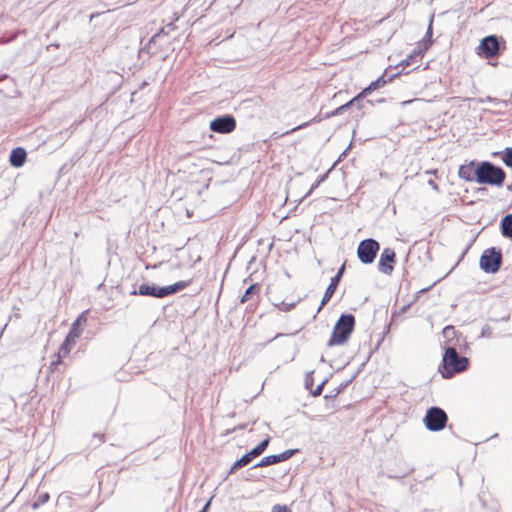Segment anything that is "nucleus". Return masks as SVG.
<instances>
[{
    "label": "nucleus",
    "mask_w": 512,
    "mask_h": 512,
    "mask_svg": "<svg viewBox=\"0 0 512 512\" xmlns=\"http://www.w3.org/2000/svg\"><path fill=\"white\" fill-rule=\"evenodd\" d=\"M49 498L50 496L47 492L39 494L38 499L34 503L33 507L37 508L38 506L45 504L49 500Z\"/></svg>",
    "instance_id": "nucleus-23"
},
{
    "label": "nucleus",
    "mask_w": 512,
    "mask_h": 512,
    "mask_svg": "<svg viewBox=\"0 0 512 512\" xmlns=\"http://www.w3.org/2000/svg\"><path fill=\"white\" fill-rule=\"evenodd\" d=\"M491 335L492 329L488 325L483 326L481 330V337H491Z\"/></svg>",
    "instance_id": "nucleus-28"
},
{
    "label": "nucleus",
    "mask_w": 512,
    "mask_h": 512,
    "mask_svg": "<svg viewBox=\"0 0 512 512\" xmlns=\"http://www.w3.org/2000/svg\"><path fill=\"white\" fill-rule=\"evenodd\" d=\"M236 127V120L231 115L217 117L210 123L213 132L226 134L232 132Z\"/></svg>",
    "instance_id": "nucleus-9"
},
{
    "label": "nucleus",
    "mask_w": 512,
    "mask_h": 512,
    "mask_svg": "<svg viewBox=\"0 0 512 512\" xmlns=\"http://www.w3.org/2000/svg\"><path fill=\"white\" fill-rule=\"evenodd\" d=\"M472 170L473 168L471 165H462L458 172L459 177L467 181H472Z\"/></svg>",
    "instance_id": "nucleus-19"
},
{
    "label": "nucleus",
    "mask_w": 512,
    "mask_h": 512,
    "mask_svg": "<svg viewBox=\"0 0 512 512\" xmlns=\"http://www.w3.org/2000/svg\"><path fill=\"white\" fill-rule=\"evenodd\" d=\"M413 101H414V100L404 101L402 104H403V105H407V104H409V103H411V102H413Z\"/></svg>",
    "instance_id": "nucleus-38"
},
{
    "label": "nucleus",
    "mask_w": 512,
    "mask_h": 512,
    "mask_svg": "<svg viewBox=\"0 0 512 512\" xmlns=\"http://www.w3.org/2000/svg\"><path fill=\"white\" fill-rule=\"evenodd\" d=\"M248 454L252 457V458H255L259 455L262 454V452H260V450L256 447H254L250 452H248Z\"/></svg>",
    "instance_id": "nucleus-32"
},
{
    "label": "nucleus",
    "mask_w": 512,
    "mask_h": 512,
    "mask_svg": "<svg viewBox=\"0 0 512 512\" xmlns=\"http://www.w3.org/2000/svg\"><path fill=\"white\" fill-rule=\"evenodd\" d=\"M74 345H75V343L67 342V339H65L56 354L59 355V358H64L70 353V351Z\"/></svg>",
    "instance_id": "nucleus-21"
},
{
    "label": "nucleus",
    "mask_w": 512,
    "mask_h": 512,
    "mask_svg": "<svg viewBox=\"0 0 512 512\" xmlns=\"http://www.w3.org/2000/svg\"><path fill=\"white\" fill-rule=\"evenodd\" d=\"M269 441L270 439L269 438H266L264 439L263 441H261L258 445H257V448L260 450V452H264L269 444Z\"/></svg>",
    "instance_id": "nucleus-29"
},
{
    "label": "nucleus",
    "mask_w": 512,
    "mask_h": 512,
    "mask_svg": "<svg viewBox=\"0 0 512 512\" xmlns=\"http://www.w3.org/2000/svg\"><path fill=\"white\" fill-rule=\"evenodd\" d=\"M468 363L466 357L459 356L455 348L449 347L443 356V365L448 374L444 376L450 377L454 373L465 371L468 367Z\"/></svg>",
    "instance_id": "nucleus-4"
},
{
    "label": "nucleus",
    "mask_w": 512,
    "mask_h": 512,
    "mask_svg": "<svg viewBox=\"0 0 512 512\" xmlns=\"http://www.w3.org/2000/svg\"><path fill=\"white\" fill-rule=\"evenodd\" d=\"M501 233L504 237L512 238V214L506 215L501 220Z\"/></svg>",
    "instance_id": "nucleus-16"
},
{
    "label": "nucleus",
    "mask_w": 512,
    "mask_h": 512,
    "mask_svg": "<svg viewBox=\"0 0 512 512\" xmlns=\"http://www.w3.org/2000/svg\"><path fill=\"white\" fill-rule=\"evenodd\" d=\"M455 334V329L453 326H446L444 329H443V336L445 338H450L452 337L453 335Z\"/></svg>",
    "instance_id": "nucleus-26"
},
{
    "label": "nucleus",
    "mask_w": 512,
    "mask_h": 512,
    "mask_svg": "<svg viewBox=\"0 0 512 512\" xmlns=\"http://www.w3.org/2000/svg\"><path fill=\"white\" fill-rule=\"evenodd\" d=\"M501 261V253L495 248H489L480 257V268L486 273H495L499 270Z\"/></svg>",
    "instance_id": "nucleus-7"
},
{
    "label": "nucleus",
    "mask_w": 512,
    "mask_h": 512,
    "mask_svg": "<svg viewBox=\"0 0 512 512\" xmlns=\"http://www.w3.org/2000/svg\"><path fill=\"white\" fill-rule=\"evenodd\" d=\"M396 254L391 248H385L378 261V269L381 273L390 275L393 270V263L395 262Z\"/></svg>",
    "instance_id": "nucleus-10"
},
{
    "label": "nucleus",
    "mask_w": 512,
    "mask_h": 512,
    "mask_svg": "<svg viewBox=\"0 0 512 512\" xmlns=\"http://www.w3.org/2000/svg\"><path fill=\"white\" fill-rule=\"evenodd\" d=\"M252 457L246 453L245 455H243L240 459H238L234 465L231 467L230 471H229V474H232L235 472L236 469L238 468H241V467H244L246 465H248L251 461H252Z\"/></svg>",
    "instance_id": "nucleus-17"
},
{
    "label": "nucleus",
    "mask_w": 512,
    "mask_h": 512,
    "mask_svg": "<svg viewBox=\"0 0 512 512\" xmlns=\"http://www.w3.org/2000/svg\"><path fill=\"white\" fill-rule=\"evenodd\" d=\"M387 83V81L384 79V76H381L379 77L378 79H376L375 81L371 82L370 85L368 87H366L358 96L357 98L360 99L364 96H367L368 94H370L372 91L380 88V87H383L385 84Z\"/></svg>",
    "instance_id": "nucleus-15"
},
{
    "label": "nucleus",
    "mask_w": 512,
    "mask_h": 512,
    "mask_svg": "<svg viewBox=\"0 0 512 512\" xmlns=\"http://www.w3.org/2000/svg\"><path fill=\"white\" fill-rule=\"evenodd\" d=\"M324 383H321L316 387V389L312 392L313 396H319L322 393Z\"/></svg>",
    "instance_id": "nucleus-33"
},
{
    "label": "nucleus",
    "mask_w": 512,
    "mask_h": 512,
    "mask_svg": "<svg viewBox=\"0 0 512 512\" xmlns=\"http://www.w3.org/2000/svg\"><path fill=\"white\" fill-rule=\"evenodd\" d=\"M328 173L329 172H326L325 174L321 175L318 177V179L312 184L311 188L309 189V191L305 194L304 197H308L309 195H311V193L323 182L326 180L327 176H328Z\"/></svg>",
    "instance_id": "nucleus-22"
},
{
    "label": "nucleus",
    "mask_w": 512,
    "mask_h": 512,
    "mask_svg": "<svg viewBox=\"0 0 512 512\" xmlns=\"http://www.w3.org/2000/svg\"><path fill=\"white\" fill-rule=\"evenodd\" d=\"M503 162L509 166L512 167V148H507L505 151V155L503 157Z\"/></svg>",
    "instance_id": "nucleus-25"
},
{
    "label": "nucleus",
    "mask_w": 512,
    "mask_h": 512,
    "mask_svg": "<svg viewBox=\"0 0 512 512\" xmlns=\"http://www.w3.org/2000/svg\"><path fill=\"white\" fill-rule=\"evenodd\" d=\"M294 453H295V450H286L277 455L265 456L253 468L266 467V466L280 463L282 461H286V460L290 459L294 455Z\"/></svg>",
    "instance_id": "nucleus-11"
},
{
    "label": "nucleus",
    "mask_w": 512,
    "mask_h": 512,
    "mask_svg": "<svg viewBox=\"0 0 512 512\" xmlns=\"http://www.w3.org/2000/svg\"><path fill=\"white\" fill-rule=\"evenodd\" d=\"M190 281H178L172 285L159 287L155 284H141L138 290H133L131 295L152 296L155 298H164L185 289Z\"/></svg>",
    "instance_id": "nucleus-1"
},
{
    "label": "nucleus",
    "mask_w": 512,
    "mask_h": 512,
    "mask_svg": "<svg viewBox=\"0 0 512 512\" xmlns=\"http://www.w3.org/2000/svg\"><path fill=\"white\" fill-rule=\"evenodd\" d=\"M448 421L446 412L439 407H431L427 410L423 422L429 431L438 432L445 428Z\"/></svg>",
    "instance_id": "nucleus-5"
},
{
    "label": "nucleus",
    "mask_w": 512,
    "mask_h": 512,
    "mask_svg": "<svg viewBox=\"0 0 512 512\" xmlns=\"http://www.w3.org/2000/svg\"><path fill=\"white\" fill-rule=\"evenodd\" d=\"M259 291H260V287H259V285H257V284H252V285H250V286L246 289L245 294H244V295H243V297L241 298L240 302H241V303H244V302L248 301V300L252 297V295L258 294V293H259Z\"/></svg>",
    "instance_id": "nucleus-20"
},
{
    "label": "nucleus",
    "mask_w": 512,
    "mask_h": 512,
    "mask_svg": "<svg viewBox=\"0 0 512 512\" xmlns=\"http://www.w3.org/2000/svg\"><path fill=\"white\" fill-rule=\"evenodd\" d=\"M56 356V359L53 360L50 364V370L51 371H54L56 369V367L61 363V360L62 358H59V355H55Z\"/></svg>",
    "instance_id": "nucleus-31"
},
{
    "label": "nucleus",
    "mask_w": 512,
    "mask_h": 512,
    "mask_svg": "<svg viewBox=\"0 0 512 512\" xmlns=\"http://www.w3.org/2000/svg\"><path fill=\"white\" fill-rule=\"evenodd\" d=\"M56 356V359L53 360L50 364V370L51 371H54L56 369V367L61 363V360L62 358H59V355H55Z\"/></svg>",
    "instance_id": "nucleus-30"
},
{
    "label": "nucleus",
    "mask_w": 512,
    "mask_h": 512,
    "mask_svg": "<svg viewBox=\"0 0 512 512\" xmlns=\"http://www.w3.org/2000/svg\"><path fill=\"white\" fill-rule=\"evenodd\" d=\"M499 41L495 35L483 38L477 47V54L485 58H493L498 54Z\"/></svg>",
    "instance_id": "nucleus-8"
},
{
    "label": "nucleus",
    "mask_w": 512,
    "mask_h": 512,
    "mask_svg": "<svg viewBox=\"0 0 512 512\" xmlns=\"http://www.w3.org/2000/svg\"><path fill=\"white\" fill-rule=\"evenodd\" d=\"M306 125H307L306 123H304V124H302V125H299L298 127H296V128H294V129H292V131H295V130L301 129V128L305 127Z\"/></svg>",
    "instance_id": "nucleus-37"
},
{
    "label": "nucleus",
    "mask_w": 512,
    "mask_h": 512,
    "mask_svg": "<svg viewBox=\"0 0 512 512\" xmlns=\"http://www.w3.org/2000/svg\"><path fill=\"white\" fill-rule=\"evenodd\" d=\"M428 185H429V186H430L434 191L439 192V186H438V184H437L435 181H433V180H429V181H428Z\"/></svg>",
    "instance_id": "nucleus-34"
},
{
    "label": "nucleus",
    "mask_w": 512,
    "mask_h": 512,
    "mask_svg": "<svg viewBox=\"0 0 512 512\" xmlns=\"http://www.w3.org/2000/svg\"><path fill=\"white\" fill-rule=\"evenodd\" d=\"M423 57V50L421 48L415 49L405 60L407 66L414 62L421 60Z\"/></svg>",
    "instance_id": "nucleus-18"
},
{
    "label": "nucleus",
    "mask_w": 512,
    "mask_h": 512,
    "mask_svg": "<svg viewBox=\"0 0 512 512\" xmlns=\"http://www.w3.org/2000/svg\"><path fill=\"white\" fill-rule=\"evenodd\" d=\"M359 99L357 98V96L355 98H353L351 101H349L348 103L338 107L333 113L332 115H339L342 113V111H344L346 108H348L349 106L353 105L356 101H358Z\"/></svg>",
    "instance_id": "nucleus-24"
},
{
    "label": "nucleus",
    "mask_w": 512,
    "mask_h": 512,
    "mask_svg": "<svg viewBox=\"0 0 512 512\" xmlns=\"http://www.w3.org/2000/svg\"><path fill=\"white\" fill-rule=\"evenodd\" d=\"M26 156H27V153L24 148H22V147L14 148L11 151L10 158H9L11 166H13L15 168L22 167L26 161Z\"/></svg>",
    "instance_id": "nucleus-14"
},
{
    "label": "nucleus",
    "mask_w": 512,
    "mask_h": 512,
    "mask_svg": "<svg viewBox=\"0 0 512 512\" xmlns=\"http://www.w3.org/2000/svg\"><path fill=\"white\" fill-rule=\"evenodd\" d=\"M87 311L82 312L78 318L73 322L71 325L70 331L65 339H67V342H73L76 344L77 339L82 334L81 325H84L87 321Z\"/></svg>",
    "instance_id": "nucleus-12"
},
{
    "label": "nucleus",
    "mask_w": 512,
    "mask_h": 512,
    "mask_svg": "<svg viewBox=\"0 0 512 512\" xmlns=\"http://www.w3.org/2000/svg\"><path fill=\"white\" fill-rule=\"evenodd\" d=\"M437 173H438V171L436 169L425 171V174H427V175H435V176H437Z\"/></svg>",
    "instance_id": "nucleus-35"
},
{
    "label": "nucleus",
    "mask_w": 512,
    "mask_h": 512,
    "mask_svg": "<svg viewBox=\"0 0 512 512\" xmlns=\"http://www.w3.org/2000/svg\"><path fill=\"white\" fill-rule=\"evenodd\" d=\"M344 271H345V264H343L340 267L337 274L331 279L330 284L327 287V289L324 293V296L322 298L319 310L331 299L332 295L334 294L335 290L337 289V286L341 280V277L343 276Z\"/></svg>",
    "instance_id": "nucleus-13"
},
{
    "label": "nucleus",
    "mask_w": 512,
    "mask_h": 512,
    "mask_svg": "<svg viewBox=\"0 0 512 512\" xmlns=\"http://www.w3.org/2000/svg\"><path fill=\"white\" fill-rule=\"evenodd\" d=\"M355 318L351 314H343L336 322L328 346L344 345L354 330Z\"/></svg>",
    "instance_id": "nucleus-2"
},
{
    "label": "nucleus",
    "mask_w": 512,
    "mask_h": 512,
    "mask_svg": "<svg viewBox=\"0 0 512 512\" xmlns=\"http://www.w3.org/2000/svg\"><path fill=\"white\" fill-rule=\"evenodd\" d=\"M272 512H291V510L285 505H274Z\"/></svg>",
    "instance_id": "nucleus-27"
},
{
    "label": "nucleus",
    "mask_w": 512,
    "mask_h": 512,
    "mask_svg": "<svg viewBox=\"0 0 512 512\" xmlns=\"http://www.w3.org/2000/svg\"><path fill=\"white\" fill-rule=\"evenodd\" d=\"M379 249V243L372 238H368L362 240L359 243L357 248V256L361 263L371 264L374 261Z\"/></svg>",
    "instance_id": "nucleus-6"
},
{
    "label": "nucleus",
    "mask_w": 512,
    "mask_h": 512,
    "mask_svg": "<svg viewBox=\"0 0 512 512\" xmlns=\"http://www.w3.org/2000/svg\"><path fill=\"white\" fill-rule=\"evenodd\" d=\"M475 175L478 183L496 186H501L506 177L502 168L496 167L490 162L480 164L475 170Z\"/></svg>",
    "instance_id": "nucleus-3"
},
{
    "label": "nucleus",
    "mask_w": 512,
    "mask_h": 512,
    "mask_svg": "<svg viewBox=\"0 0 512 512\" xmlns=\"http://www.w3.org/2000/svg\"><path fill=\"white\" fill-rule=\"evenodd\" d=\"M431 34H432V20L430 21V25L428 27L426 35L427 36H431Z\"/></svg>",
    "instance_id": "nucleus-36"
}]
</instances>
